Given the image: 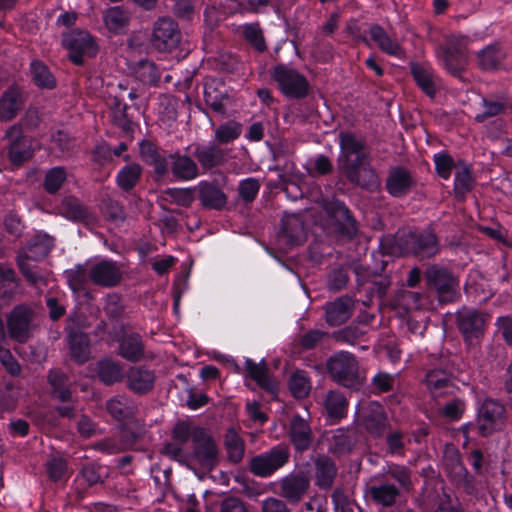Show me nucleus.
<instances>
[{
	"mask_svg": "<svg viewBox=\"0 0 512 512\" xmlns=\"http://www.w3.org/2000/svg\"><path fill=\"white\" fill-rule=\"evenodd\" d=\"M277 494L288 503H300L310 488V479L303 472H292L282 477L278 483Z\"/></svg>",
	"mask_w": 512,
	"mask_h": 512,
	"instance_id": "nucleus-16",
	"label": "nucleus"
},
{
	"mask_svg": "<svg viewBox=\"0 0 512 512\" xmlns=\"http://www.w3.org/2000/svg\"><path fill=\"white\" fill-rule=\"evenodd\" d=\"M225 448L230 462L239 463L245 453V444L241 437L233 430H229L225 435Z\"/></svg>",
	"mask_w": 512,
	"mask_h": 512,
	"instance_id": "nucleus-54",
	"label": "nucleus"
},
{
	"mask_svg": "<svg viewBox=\"0 0 512 512\" xmlns=\"http://www.w3.org/2000/svg\"><path fill=\"white\" fill-rule=\"evenodd\" d=\"M204 101L214 112L224 114L226 112L223 100L227 99L228 95L225 92L218 90L213 84L206 83L203 90Z\"/></svg>",
	"mask_w": 512,
	"mask_h": 512,
	"instance_id": "nucleus-57",
	"label": "nucleus"
},
{
	"mask_svg": "<svg viewBox=\"0 0 512 512\" xmlns=\"http://www.w3.org/2000/svg\"><path fill=\"white\" fill-rule=\"evenodd\" d=\"M504 406L491 398H486L478 412V433L487 437L495 432L504 422Z\"/></svg>",
	"mask_w": 512,
	"mask_h": 512,
	"instance_id": "nucleus-18",
	"label": "nucleus"
},
{
	"mask_svg": "<svg viewBox=\"0 0 512 512\" xmlns=\"http://www.w3.org/2000/svg\"><path fill=\"white\" fill-rule=\"evenodd\" d=\"M47 378L53 398L60 402H71L72 392L67 375L59 369H53L49 371Z\"/></svg>",
	"mask_w": 512,
	"mask_h": 512,
	"instance_id": "nucleus-43",
	"label": "nucleus"
},
{
	"mask_svg": "<svg viewBox=\"0 0 512 512\" xmlns=\"http://www.w3.org/2000/svg\"><path fill=\"white\" fill-rule=\"evenodd\" d=\"M357 442L356 432L349 428H338L328 438V450L334 455H343L352 451Z\"/></svg>",
	"mask_w": 512,
	"mask_h": 512,
	"instance_id": "nucleus-34",
	"label": "nucleus"
},
{
	"mask_svg": "<svg viewBox=\"0 0 512 512\" xmlns=\"http://www.w3.org/2000/svg\"><path fill=\"white\" fill-rule=\"evenodd\" d=\"M170 160V172L173 177L181 181L193 180L199 175V168L194 159L179 151L168 154Z\"/></svg>",
	"mask_w": 512,
	"mask_h": 512,
	"instance_id": "nucleus-28",
	"label": "nucleus"
},
{
	"mask_svg": "<svg viewBox=\"0 0 512 512\" xmlns=\"http://www.w3.org/2000/svg\"><path fill=\"white\" fill-rule=\"evenodd\" d=\"M506 53L498 43L486 45L476 53L477 67L483 72H494L500 69Z\"/></svg>",
	"mask_w": 512,
	"mask_h": 512,
	"instance_id": "nucleus-29",
	"label": "nucleus"
},
{
	"mask_svg": "<svg viewBox=\"0 0 512 512\" xmlns=\"http://www.w3.org/2000/svg\"><path fill=\"white\" fill-rule=\"evenodd\" d=\"M481 107L482 111L474 117L479 124L493 117L512 114V96L506 91L489 93L481 97Z\"/></svg>",
	"mask_w": 512,
	"mask_h": 512,
	"instance_id": "nucleus-17",
	"label": "nucleus"
},
{
	"mask_svg": "<svg viewBox=\"0 0 512 512\" xmlns=\"http://www.w3.org/2000/svg\"><path fill=\"white\" fill-rule=\"evenodd\" d=\"M469 43V36L454 33L438 48V56L444 68L454 77L461 78L465 70Z\"/></svg>",
	"mask_w": 512,
	"mask_h": 512,
	"instance_id": "nucleus-6",
	"label": "nucleus"
},
{
	"mask_svg": "<svg viewBox=\"0 0 512 512\" xmlns=\"http://www.w3.org/2000/svg\"><path fill=\"white\" fill-rule=\"evenodd\" d=\"M323 406L328 418L332 422H339L347 416L348 400L338 390H331L326 394Z\"/></svg>",
	"mask_w": 512,
	"mask_h": 512,
	"instance_id": "nucleus-37",
	"label": "nucleus"
},
{
	"mask_svg": "<svg viewBox=\"0 0 512 512\" xmlns=\"http://www.w3.org/2000/svg\"><path fill=\"white\" fill-rule=\"evenodd\" d=\"M327 370L333 380L342 386L351 388L359 384V365L350 352L340 351L329 357Z\"/></svg>",
	"mask_w": 512,
	"mask_h": 512,
	"instance_id": "nucleus-10",
	"label": "nucleus"
},
{
	"mask_svg": "<svg viewBox=\"0 0 512 512\" xmlns=\"http://www.w3.org/2000/svg\"><path fill=\"white\" fill-rule=\"evenodd\" d=\"M289 389L295 398L303 399L311 391V380L304 370H296L288 382Z\"/></svg>",
	"mask_w": 512,
	"mask_h": 512,
	"instance_id": "nucleus-53",
	"label": "nucleus"
},
{
	"mask_svg": "<svg viewBox=\"0 0 512 512\" xmlns=\"http://www.w3.org/2000/svg\"><path fill=\"white\" fill-rule=\"evenodd\" d=\"M242 132V126L235 121H227L215 130V139L220 144H228L236 140Z\"/></svg>",
	"mask_w": 512,
	"mask_h": 512,
	"instance_id": "nucleus-58",
	"label": "nucleus"
},
{
	"mask_svg": "<svg viewBox=\"0 0 512 512\" xmlns=\"http://www.w3.org/2000/svg\"><path fill=\"white\" fill-rule=\"evenodd\" d=\"M260 190V183L256 178L249 177L243 179L238 185V196L245 203L253 202Z\"/></svg>",
	"mask_w": 512,
	"mask_h": 512,
	"instance_id": "nucleus-59",
	"label": "nucleus"
},
{
	"mask_svg": "<svg viewBox=\"0 0 512 512\" xmlns=\"http://www.w3.org/2000/svg\"><path fill=\"white\" fill-rule=\"evenodd\" d=\"M427 285L435 289L439 302L451 303L459 296V281L453 273L438 264L430 265L424 272Z\"/></svg>",
	"mask_w": 512,
	"mask_h": 512,
	"instance_id": "nucleus-8",
	"label": "nucleus"
},
{
	"mask_svg": "<svg viewBox=\"0 0 512 512\" xmlns=\"http://www.w3.org/2000/svg\"><path fill=\"white\" fill-rule=\"evenodd\" d=\"M410 170L402 165L391 166L385 180L386 192L394 198H403L416 186Z\"/></svg>",
	"mask_w": 512,
	"mask_h": 512,
	"instance_id": "nucleus-20",
	"label": "nucleus"
},
{
	"mask_svg": "<svg viewBox=\"0 0 512 512\" xmlns=\"http://www.w3.org/2000/svg\"><path fill=\"white\" fill-rule=\"evenodd\" d=\"M181 40L178 23L170 17L158 18L152 28L150 36L151 46L159 52H171Z\"/></svg>",
	"mask_w": 512,
	"mask_h": 512,
	"instance_id": "nucleus-14",
	"label": "nucleus"
},
{
	"mask_svg": "<svg viewBox=\"0 0 512 512\" xmlns=\"http://www.w3.org/2000/svg\"><path fill=\"white\" fill-rule=\"evenodd\" d=\"M126 378L128 388L140 395L151 391L155 383L154 372L142 366L131 367L127 371Z\"/></svg>",
	"mask_w": 512,
	"mask_h": 512,
	"instance_id": "nucleus-32",
	"label": "nucleus"
},
{
	"mask_svg": "<svg viewBox=\"0 0 512 512\" xmlns=\"http://www.w3.org/2000/svg\"><path fill=\"white\" fill-rule=\"evenodd\" d=\"M242 36L258 53L267 51L263 30L258 22L244 24L242 26Z\"/></svg>",
	"mask_w": 512,
	"mask_h": 512,
	"instance_id": "nucleus-51",
	"label": "nucleus"
},
{
	"mask_svg": "<svg viewBox=\"0 0 512 512\" xmlns=\"http://www.w3.org/2000/svg\"><path fill=\"white\" fill-rule=\"evenodd\" d=\"M395 243L402 253L416 256L431 257L438 252L436 235L429 229L423 232L412 230L411 226H403L395 234Z\"/></svg>",
	"mask_w": 512,
	"mask_h": 512,
	"instance_id": "nucleus-5",
	"label": "nucleus"
},
{
	"mask_svg": "<svg viewBox=\"0 0 512 512\" xmlns=\"http://www.w3.org/2000/svg\"><path fill=\"white\" fill-rule=\"evenodd\" d=\"M270 77L287 99L301 100L310 94V83L296 68L279 63L271 68Z\"/></svg>",
	"mask_w": 512,
	"mask_h": 512,
	"instance_id": "nucleus-4",
	"label": "nucleus"
},
{
	"mask_svg": "<svg viewBox=\"0 0 512 512\" xmlns=\"http://www.w3.org/2000/svg\"><path fill=\"white\" fill-rule=\"evenodd\" d=\"M142 174L143 167L139 163L131 162L119 169L115 183L121 191L129 193L139 184Z\"/></svg>",
	"mask_w": 512,
	"mask_h": 512,
	"instance_id": "nucleus-36",
	"label": "nucleus"
},
{
	"mask_svg": "<svg viewBox=\"0 0 512 512\" xmlns=\"http://www.w3.org/2000/svg\"><path fill=\"white\" fill-rule=\"evenodd\" d=\"M61 214L69 221L84 222L90 217V210L85 206L80 199L75 196L65 197L60 205Z\"/></svg>",
	"mask_w": 512,
	"mask_h": 512,
	"instance_id": "nucleus-39",
	"label": "nucleus"
},
{
	"mask_svg": "<svg viewBox=\"0 0 512 512\" xmlns=\"http://www.w3.org/2000/svg\"><path fill=\"white\" fill-rule=\"evenodd\" d=\"M197 430H205L201 427L192 426L190 423L181 421L178 422L172 431L173 439L179 444H185L190 439L194 443V434Z\"/></svg>",
	"mask_w": 512,
	"mask_h": 512,
	"instance_id": "nucleus-62",
	"label": "nucleus"
},
{
	"mask_svg": "<svg viewBox=\"0 0 512 512\" xmlns=\"http://www.w3.org/2000/svg\"><path fill=\"white\" fill-rule=\"evenodd\" d=\"M289 438L297 452L308 450L313 442L309 422L300 415H294L289 424Z\"/></svg>",
	"mask_w": 512,
	"mask_h": 512,
	"instance_id": "nucleus-25",
	"label": "nucleus"
},
{
	"mask_svg": "<svg viewBox=\"0 0 512 512\" xmlns=\"http://www.w3.org/2000/svg\"><path fill=\"white\" fill-rule=\"evenodd\" d=\"M65 278L69 287L74 292L84 291L90 280L89 270L85 265H76L72 269H68L64 272Z\"/></svg>",
	"mask_w": 512,
	"mask_h": 512,
	"instance_id": "nucleus-55",
	"label": "nucleus"
},
{
	"mask_svg": "<svg viewBox=\"0 0 512 512\" xmlns=\"http://www.w3.org/2000/svg\"><path fill=\"white\" fill-rule=\"evenodd\" d=\"M54 247V240L47 234L36 235L23 251L29 254L33 261H39L46 257Z\"/></svg>",
	"mask_w": 512,
	"mask_h": 512,
	"instance_id": "nucleus-47",
	"label": "nucleus"
},
{
	"mask_svg": "<svg viewBox=\"0 0 512 512\" xmlns=\"http://www.w3.org/2000/svg\"><path fill=\"white\" fill-rule=\"evenodd\" d=\"M194 156L204 169L215 168L225 161L224 151L215 144L197 146Z\"/></svg>",
	"mask_w": 512,
	"mask_h": 512,
	"instance_id": "nucleus-42",
	"label": "nucleus"
},
{
	"mask_svg": "<svg viewBox=\"0 0 512 512\" xmlns=\"http://www.w3.org/2000/svg\"><path fill=\"white\" fill-rule=\"evenodd\" d=\"M132 73L137 81L149 86H157L161 78V71L156 63L148 59L138 60L132 68Z\"/></svg>",
	"mask_w": 512,
	"mask_h": 512,
	"instance_id": "nucleus-41",
	"label": "nucleus"
},
{
	"mask_svg": "<svg viewBox=\"0 0 512 512\" xmlns=\"http://www.w3.org/2000/svg\"><path fill=\"white\" fill-rule=\"evenodd\" d=\"M338 144L339 172L352 185L370 192L377 191L381 186V181L376 170L370 165L365 140L358 138L354 132L340 131Z\"/></svg>",
	"mask_w": 512,
	"mask_h": 512,
	"instance_id": "nucleus-1",
	"label": "nucleus"
},
{
	"mask_svg": "<svg viewBox=\"0 0 512 512\" xmlns=\"http://www.w3.org/2000/svg\"><path fill=\"white\" fill-rule=\"evenodd\" d=\"M100 210L106 220L117 221L123 219V207L112 198H103L100 203Z\"/></svg>",
	"mask_w": 512,
	"mask_h": 512,
	"instance_id": "nucleus-63",
	"label": "nucleus"
},
{
	"mask_svg": "<svg viewBox=\"0 0 512 512\" xmlns=\"http://www.w3.org/2000/svg\"><path fill=\"white\" fill-rule=\"evenodd\" d=\"M32 81L39 89L52 90L56 88L57 81L49 67L41 60L34 59L30 63Z\"/></svg>",
	"mask_w": 512,
	"mask_h": 512,
	"instance_id": "nucleus-45",
	"label": "nucleus"
},
{
	"mask_svg": "<svg viewBox=\"0 0 512 512\" xmlns=\"http://www.w3.org/2000/svg\"><path fill=\"white\" fill-rule=\"evenodd\" d=\"M395 379V375L380 371L371 380L372 389L378 394L389 392L393 390Z\"/></svg>",
	"mask_w": 512,
	"mask_h": 512,
	"instance_id": "nucleus-64",
	"label": "nucleus"
},
{
	"mask_svg": "<svg viewBox=\"0 0 512 512\" xmlns=\"http://www.w3.org/2000/svg\"><path fill=\"white\" fill-rule=\"evenodd\" d=\"M97 373L99 379L106 385H111L123 379V368L120 363L111 359H103L98 362Z\"/></svg>",
	"mask_w": 512,
	"mask_h": 512,
	"instance_id": "nucleus-48",
	"label": "nucleus"
},
{
	"mask_svg": "<svg viewBox=\"0 0 512 512\" xmlns=\"http://www.w3.org/2000/svg\"><path fill=\"white\" fill-rule=\"evenodd\" d=\"M305 226H281L278 237L290 245H300L305 240Z\"/></svg>",
	"mask_w": 512,
	"mask_h": 512,
	"instance_id": "nucleus-60",
	"label": "nucleus"
},
{
	"mask_svg": "<svg viewBox=\"0 0 512 512\" xmlns=\"http://www.w3.org/2000/svg\"><path fill=\"white\" fill-rule=\"evenodd\" d=\"M67 180V172L63 166H55L50 168L44 175L43 189L50 195H55L62 188Z\"/></svg>",
	"mask_w": 512,
	"mask_h": 512,
	"instance_id": "nucleus-52",
	"label": "nucleus"
},
{
	"mask_svg": "<svg viewBox=\"0 0 512 512\" xmlns=\"http://www.w3.org/2000/svg\"><path fill=\"white\" fill-rule=\"evenodd\" d=\"M325 210L331 220L330 224H358L351 210L339 199L327 202Z\"/></svg>",
	"mask_w": 512,
	"mask_h": 512,
	"instance_id": "nucleus-46",
	"label": "nucleus"
},
{
	"mask_svg": "<svg viewBox=\"0 0 512 512\" xmlns=\"http://www.w3.org/2000/svg\"><path fill=\"white\" fill-rule=\"evenodd\" d=\"M129 108L130 106L125 102L124 94L117 93L109 98L112 122L126 135L134 132L133 122L128 114Z\"/></svg>",
	"mask_w": 512,
	"mask_h": 512,
	"instance_id": "nucleus-27",
	"label": "nucleus"
},
{
	"mask_svg": "<svg viewBox=\"0 0 512 512\" xmlns=\"http://www.w3.org/2000/svg\"><path fill=\"white\" fill-rule=\"evenodd\" d=\"M425 384L434 398L452 393L454 390L451 375L443 369H432L426 373Z\"/></svg>",
	"mask_w": 512,
	"mask_h": 512,
	"instance_id": "nucleus-33",
	"label": "nucleus"
},
{
	"mask_svg": "<svg viewBox=\"0 0 512 512\" xmlns=\"http://www.w3.org/2000/svg\"><path fill=\"white\" fill-rule=\"evenodd\" d=\"M89 276L95 285L111 288L120 283L122 271L117 262L102 260L90 268Z\"/></svg>",
	"mask_w": 512,
	"mask_h": 512,
	"instance_id": "nucleus-23",
	"label": "nucleus"
},
{
	"mask_svg": "<svg viewBox=\"0 0 512 512\" xmlns=\"http://www.w3.org/2000/svg\"><path fill=\"white\" fill-rule=\"evenodd\" d=\"M35 318L36 313L31 306L26 304L16 305L7 315L8 336L18 343H26L37 327Z\"/></svg>",
	"mask_w": 512,
	"mask_h": 512,
	"instance_id": "nucleus-9",
	"label": "nucleus"
},
{
	"mask_svg": "<svg viewBox=\"0 0 512 512\" xmlns=\"http://www.w3.org/2000/svg\"><path fill=\"white\" fill-rule=\"evenodd\" d=\"M106 409L108 413L118 421H123L130 418L134 409L131 401L125 396H114L106 402Z\"/></svg>",
	"mask_w": 512,
	"mask_h": 512,
	"instance_id": "nucleus-50",
	"label": "nucleus"
},
{
	"mask_svg": "<svg viewBox=\"0 0 512 512\" xmlns=\"http://www.w3.org/2000/svg\"><path fill=\"white\" fill-rule=\"evenodd\" d=\"M443 466L453 484L463 489L467 494L472 495L476 492L475 478L468 472L462 462L460 453L456 449H448L445 452Z\"/></svg>",
	"mask_w": 512,
	"mask_h": 512,
	"instance_id": "nucleus-15",
	"label": "nucleus"
},
{
	"mask_svg": "<svg viewBox=\"0 0 512 512\" xmlns=\"http://www.w3.org/2000/svg\"><path fill=\"white\" fill-rule=\"evenodd\" d=\"M65 330L72 359L79 364L85 363L90 357V341L87 334L80 330L78 316L68 317Z\"/></svg>",
	"mask_w": 512,
	"mask_h": 512,
	"instance_id": "nucleus-19",
	"label": "nucleus"
},
{
	"mask_svg": "<svg viewBox=\"0 0 512 512\" xmlns=\"http://www.w3.org/2000/svg\"><path fill=\"white\" fill-rule=\"evenodd\" d=\"M248 375L258 384L259 387L269 393L276 390V383L269 375L267 365L264 361L255 363L251 359L245 361Z\"/></svg>",
	"mask_w": 512,
	"mask_h": 512,
	"instance_id": "nucleus-44",
	"label": "nucleus"
},
{
	"mask_svg": "<svg viewBox=\"0 0 512 512\" xmlns=\"http://www.w3.org/2000/svg\"><path fill=\"white\" fill-rule=\"evenodd\" d=\"M103 22L109 32L124 34L130 22V15L121 6L108 8L103 14Z\"/></svg>",
	"mask_w": 512,
	"mask_h": 512,
	"instance_id": "nucleus-40",
	"label": "nucleus"
},
{
	"mask_svg": "<svg viewBox=\"0 0 512 512\" xmlns=\"http://www.w3.org/2000/svg\"><path fill=\"white\" fill-rule=\"evenodd\" d=\"M433 162L436 174L443 180H448L451 177L452 171H455L458 167V160L455 161L447 151L435 153L433 155Z\"/></svg>",
	"mask_w": 512,
	"mask_h": 512,
	"instance_id": "nucleus-56",
	"label": "nucleus"
},
{
	"mask_svg": "<svg viewBox=\"0 0 512 512\" xmlns=\"http://www.w3.org/2000/svg\"><path fill=\"white\" fill-rule=\"evenodd\" d=\"M5 137L8 140L7 159L13 167L20 168L34 156L33 140L20 124L8 128Z\"/></svg>",
	"mask_w": 512,
	"mask_h": 512,
	"instance_id": "nucleus-12",
	"label": "nucleus"
},
{
	"mask_svg": "<svg viewBox=\"0 0 512 512\" xmlns=\"http://www.w3.org/2000/svg\"><path fill=\"white\" fill-rule=\"evenodd\" d=\"M61 45L68 52V60L75 66H84L86 57L94 58L99 52L96 37L80 28L62 32Z\"/></svg>",
	"mask_w": 512,
	"mask_h": 512,
	"instance_id": "nucleus-3",
	"label": "nucleus"
},
{
	"mask_svg": "<svg viewBox=\"0 0 512 512\" xmlns=\"http://www.w3.org/2000/svg\"><path fill=\"white\" fill-rule=\"evenodd\" d=\"M145 346L142 337L137 333H126L119 341V355L130 362L143 359Z\"/></svg>",
	"mask_w": 512,
	"mask_h": 512,
	"instance_id": "nucleus-35",
	"label": "nucleus"
},
{
	"mask_svg": "<svg viewBox=\"0 0 512 512\" xmlns=\"http://www.w3.org/2000/svg\"><path fill=\"white\" fill-rule=\"evenodd\" d=\"M218 447L206 430H197L194 434L193 450L188 456L187 465L191 469L199 468L203 472L212 471L218 464Z\"/></svg>",
	"mask_w": 512,
	"mask_h": 512,
	"instance_id": "nucleus-7",
	"label": "nucleus"
},
{
	"mask_svg": "<svg viewBox=\"0 0 512 512\" xmlns=\"http://www.w3.org/2000/svg\"><path fill=\"white\" fill-rule=\"evenodd\" d=\"M457 326L466 342L472 344L482 335L485 316L475 309L463 308L457 313Z\"/></svg>",
	"mask_w": 512,
	"mask_h": 512,
	"instance_id": "nucleus-22",
	"label": "nucleus"
},
{
	"mask_svg": "<svg viewBox=\"0 0 512 512\" xmlns=\"http://www.w3.org/2000/svg\"><path fill=\"white\" fill-rule=\"evenodd\" d=\"M414 488L412 471L400 464H391L381 479L369 487L372 501L382 508L392 507Z\"/></svg>",
	"mask_w": 512,
	"mask_h": 512,
	"instance_id": "nucleus-2",
	"label": "nucleus"
},
{
	"mask_svg": "<svg viewBox=\"0 0 512 512\" xmlns=\"http://www.w3.org/2000/svg\"><path fill=\"white\" fill-rule=\"evenodd\" d=\"M226 176L211 180H201L194 188L195 197L205 210L222 211L228 204V197L223 190Z\"/></svg>",
	"mask_w": 512,
	"mask_h": 512,
	"instance_id": "nucleus-13",
	"label": "nucleus"
},
{
	"mask_svg": "<svg viewBox=\"0 0 512 512\" xmlns=\"http://www.w3.org/2000/svg\"><path fill=\"white\" fill-rule=\"evenodd\" d=\"M325 319L330 326L345 323L352 315L353 301L348 296H342L324 306Z\"/></svg>",
	"mask_w": 512,
	"mask_h": 512,
	"instance_id": "nucleus-30",
	"label": "nucleus"
},
{
	"mask_svg": "<svg viewBox=\"0 0 512 512\" xmlns=\"http://www.w3.org/2000/svg\"><path fill=\"white\" fill-rule=\"evenodd\" d=\"M27 101L24 88L16 83L9 85L0 97V121L10 122L23 110Z\"/></svg>",
	"mask_w": 512,
	"mask_h": 512,
	"instance_id": "nucleus-21",
	"label": "nucleus"
},
{
	"mask_svg": "<svg viewBox=\"0 0 512 512\" xmlns=\"http://www.w3.org/2000/svg\"><path fill=\"white\" fill-rule=\"evenodd\" d=\"M368 34L370 36L369 40L373 41L383 53L396 58L403 56L404 50L401 44L397 39L391 38L381 25L371 24Z\"/></svg>",
	"mask_w": 512,
	"mask_h": 512,
	"instance_id": "nucleus-31",
	"label": "nucleus"
},
{
	"mask_svg": "<svg viewBox=\"0 0 512 512\" xmlns=\"http://www.w3.org/2000/svg\"><path fill=\"white\" fill-rule=\"evenodd\" d=\"M290 459V450L287 445L279 444L270 450L256 455L249 462V470L258 477H269L284 467Z\"/></svg>",
	"mask_w": 512,
	"mask_h": 512,
	"instance_id": "nucleus-11",
	"label": "nucleus"
},
{
	"mask_svg": "<svg viewBox=\"0 0 512 512\" xmlns=\"http://www.w3.org/2000/svg\"><path fill=\"white\" fill-rule=\"evenodd\" d=\"M336 475L337 467L332 459L321 456L315 460V484L320 489L331 488Z\"/></svg>",
	"mask_w": 512,
	"mask_h": 512,
	"instance_id": "nucleus-38",
	"label": "nucleus"
},
{
	"mask_svg": "<svg viewBox=\"0 0 512 512\" xmlns=\"http://www.w3.org/2000/svg\"><path fill=\"white\" fill-rule=\"evenodd\" d=\"M146 165L153 168L152 177L156 182L163 181L170 173V160L168 155H164V152L154 157Z\"/></svg>",
	"mask_w": 512,
	"mask_h": 512,
	"instance_id": "nucleus-61",
	"label": "nucleus"
},
{
	"mask_svg": "<svg viewBox=\"0 0 512 512\" xmlns=\"http://www.w3.org/2000/svg\"><path fill=\"white\" fill-rule=\"evenodd\" d=\"M476 178L474 176L473 165L464 159H458V167L454 173L453 191L455 197L464 200L466 196L474 189Z\"/></svg>",
	"mask_w": 512,
	"mask_h": 512,
	"instance_id": "nucleus-26",
	"label": "nucleus"
},
{
	"mask_svg": "<svg viewBox=\"0 0 512 512\" xmlns=\"http://www.w3.org/2000/svg\"><path fill=\"white\" fill-rule=\"evenodd\" d=\"M361 423L373 437H381L389 425L383 407L377 402H371L362 412Z\"/></svg>",
	"mask_w": 512,
	"mask_h": 512,
	"instance_id": "nucleus-24",
	"label": "nucleus"
},
{
	"mask_svg": "<svg viewBox=\"0 0 512 512\" xmlns=\"http://www.w3.org/2000/svg\"><path fill=\"white\" fill-rule=\"evenodd\" d=\"M411 75L423 93H425L428 97H435L437 92L436 86L433 81L432 74L427 68L418 63H412Z\"/></svg>",
	"mask_w": 512,
	"mask_h": 512,
	"instance_id": "nucleus-49",
	"label": "nucleus"
}]
</instances>
